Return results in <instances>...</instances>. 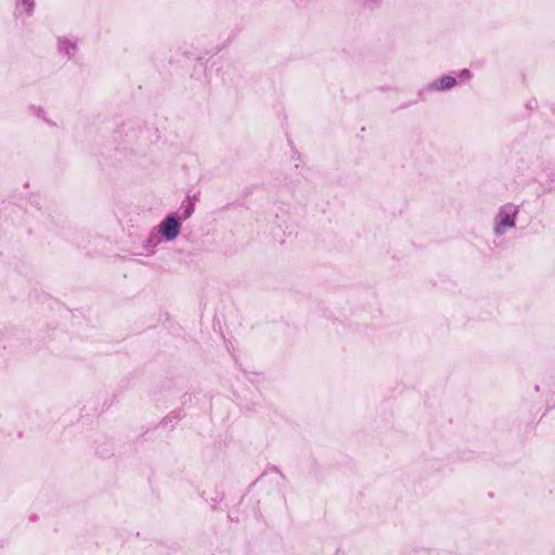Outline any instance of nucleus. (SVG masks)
Instances as JSON below:
<instances>
[{
	"label": "nucleus",
	"instance_id": "nucleus-1",
	"mask_svg": "<svg viewBox=\"0 0 555 555\" xmlns=\"http://www.w3.org/2000/svg\"><path fill=\"white\" fill-rule=\"evenodd\" d=\"M519 206L513 203L501 205L493 217V234L496 237L503 236L508 230L516 227Z\"/></svg>",
	"mask_w": 555,
	"mask_h": 555
},
{
	"label": "nucleus",
	"instance_id": "nucleus-2",
	"mask_svg": "<svg viewBox=\"0 0 555 555\" xmlns=\"http://www.w3.org/2000/svg\"><path fill=\"white\" fill-rule=\"evenodd\" d=\"M522 176L528 181H534L539 183H544L546 181H552L553 177V164L550 159L543 157H534L530 159L526 167V171L522 172Z\"/></svg>",
	"mask_w": 555,
	"mask_h": 555
},
{
	"label": "nucleus",
	"instance_id": "nucleus-3",
	"mask_svg": "<svg viewBox=\"0 0 555 555\" xmlns=\"http://www.w3.org/2000/svg\"><path fill=\"white\" fill-rule=\"evenodd\" d=\"M181 225L182 222L178 214L171 212L160 221L155 230L165 242H172L180 234Z\"/></svg>",
	"mask_w": 555,
	"mask_h": 555
},
{
	"label": "nucleus",
	"instance_id": "nucleus-4",
	"mask_svg": "<svg viewBox=\"0 0 555 555\" xmlns=\"http://www.w3.org/2000/svg\"><path fill=\"white\" fill-rule=\"evenodd\" d=\"M57 54L67 60H73L79 52L77 38L73 36H59L56 38Z\"/></svg>",
	"mask_w": 555,
	"mask_h": 555
},
{
	"label": "nucleus",
	"instance_id": "nucleus-5",
	"mask_svg": "<svg viewBox=\"0 0 555 555\" xmlns=\"http://www.w3.org/2000/svg\"><path fill=\"white\" fill-rule=\"evenodd\" d=\"M456 83H457V80L455 77L446 75V76H442L438 79L430 81L426 86V90H428L430 92H444V91H449L452 88H454L456 86Z\"/></svg>",
	"mask_w": 555,
	"mask_h": 555
},
{
	"label": "nucleus",
	"instance_id": "nucleus-6",
	"mask_svg": "<svg viewBox=\"0 0 555 555\" xmlns=\"http://www.w3.org/2000/svg\"><path fill=\"white\" fill-rule=\"evenodd\" d=\"M159 234L156 232L155 229L151 231L147 238L143 242V248L146 251V255H153L155 253V247L159 244Z\"/></svg>",
	"mask_w": 555,
	"mask_h": 555
},
{
	"label": "nucleus",
	"instance_id": "nucleus-7",
	"mask_svg": "<svg viewBox=\"0 0 555 555\" xmlns=\"http://www.w3.org/2000/svg\"><path fill=\"white\" fill-rule=\"evenodd\" d=\"M16 11L26 16H31L35 11V0H16Z\"/></svg>",
	"mask_w": 555,
	"mask_h": 555
},
{
	"label": "nucleus",
	"instance_id": "nucleus-8",
	"mask_svg": "<svg viewBox=\"0 0 555 555\" xmlns=\"http://www.w3.org/2000/svg\"><path fill=\"white\" fill-rule=\"evenodd\" d=\"M28 112L30 115L42 119L46 124L55 126V124L47 117V112L42 106L33 104L28 106Z\"/></svg>",
	"mask_w": 555,
	"mask_h": 555
},
{
	"label": "nucleus",
	"instance_id": "nucleus-9",
	"mask_svg": "<svg viewBox=\"0 0 555 555\" xmlns=\"http://www.w3.org/2000/svg\"><path fill=\"white\" fill-rule=\"evenodd\" d=\"M194 209H195V205L190 198H186L185 201H183L180 206V211H181V215L179 216L180 221L182 222V220L189 219L193 215Z\"/></svg>",
	"mask_w": 555,
	"mask_h": 555
},
{
	"label": "nucleus",
	"instance_id": "nucleus-10",
	"mask_svg": "<svg viewBox=\"0 0 555 555\" xmlns=\"http://www.w3.org/2000/svg\"><path fill=\"white\" fill-rule=\"evenodd\" d=\"M362 5L370 9V10H373L377 7H379L382 0H360Z\"/></svg>",
	"mask_w": 555,
	"mask_h": 555
},
{
	"label": "nucleus",
	"instance_id": "nucleus-11",
	"mask_svg": "<svg viewBox=\"0 0 555 555\" xmlns=\"http://www.w3.org/2000/svg\"><path fill=\"white\" fill-rule=\"evenodd\" d=\"M470 77H472V73L467 68H464L459 72V78L462 80H468V79H470Z\"/></svg>",
	"mask_w": 555,
	"mask_h": 555
}]
</instances>
